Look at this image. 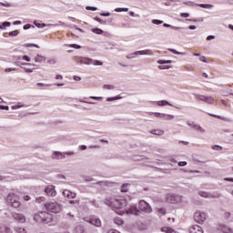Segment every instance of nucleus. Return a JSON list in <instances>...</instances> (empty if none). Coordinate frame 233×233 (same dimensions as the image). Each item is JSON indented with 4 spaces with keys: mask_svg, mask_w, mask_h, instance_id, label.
I'll return each instance as SVG.
<instances>
[{
    "mask_svg": "<svg viewBox=\"0 0 233 233\" xmlns=\"http://www.w3.org/2000/svg\"><path fill=\"white\" fill-rule=\"evenodd\" d=\"M152 23L153 25H163V20L153 19Z\"/></svg>",
    "mask_w": 233,
    "mask_h": 233,
    "instance_id": "nucleus-45",
    "label": "nucleus"
},
{
    "mask_svg": "<svg viewBox=\"0 0 233 233\" xmlns=\"http://www.w3.org/2000/svg\"><path fill=\"white\" fill-rule=\"evenodd\" d=\"M35 25L37 26V28H45V26H46V24H40V23L35 22Z\"/></svg>",
    "mask_w": 233,
    "mask_h": 233,
    "instance_id": "nucleus-48",
    "label": "nucleus"
},
{
    "mask_svg": "<svg viewBox=\"0 0 233 233\" xmlns=\"http://www.w3.org/2000/svg\"><path fill=\"white\" fill-rule=\"evenodd\" d=\"M195 97L197 99H199V101H204L205 103H208V105H214V97L212 96H207L204 95H195Z\"/></svg>",
    "mask_w": 233,
    "mask_h": 233,
    "instance_id": "nucleus-10",
    "label": "nucleus"
},
{
    "mask_svg": "<svg viewBox=\"0 0 233 233\" xmlns=\"http://www.w3.org/2000/svg\"><path fill=\"white\" fill-rule=\"evenodd\" d=\"M76 62L79 63L80 65H94V66H103V62L85 56H76Z\"/></svg>",
    "mask_w": 233,
    "mask_h": 233,
    "instance_id": "nucleus-4",
    "label": "nucleus"
},
{
    "mask_svg": "<svg viewBox=\"0 0 233 233\" xmlns=\"http://www.w3.org/2000/svg\"><path fill=\"white\" fill-rule=\"evenodd\" d=\"M87 223H90V225H93L94 227H101V219L97 218L96 217H92L91 218L85 219Z\"/></svg>",
    "mask_w": 233,
    "mask_h": 233,
    "instance_id": "nucleus-15",
    "label": "nucleus"
},
{
    "mask_svg": "<svg viewBox=\"0 0 233 233\" xmlns=\"http://www.w3.org/2000/svg\"><path fill=\"white\" fill-rule=\"evenodd\" d=\"M188 127H191V128H195V130H198V132H200V134H205V128H203L199 124L196 123H187Z\"/></svg>",
    "mask_w": 233,
    "mask_h": 233,
    "instance_id": "nucleus-16",
    "label": "nucleus"
},
{
    "mask_svg": "<svg viewBox=\"0 0 233 233\" xmlns=\"http://www.w3.org/2000/svg\"><path fill=\"white\" fill-rule=\"evenodd\" d=\"M12 218L13 219H15V221H17L18 223H25L26 221V218L21 213L14 212L12 213Z\"/></svg>",
    "mask_w": 233,
    "mask_h": 233,
    "instance_id": "nucleus-14",
    "label": "nucleus"
},
{
    "mask_svg": "<svg viewBox=\"0 0 233 233\" xmlns=\"http://www.w3.org/2000/svg\"><path fill=\"white\" fill-rule=\"evenodd\" d=\"M15 66H20V68H25V66H35L34 64L21 62H15Z\"/></svg>",
    "mask_w": 233,
    "mask_h": 233,
    "instance_id": "nucleus-20",
    "label": "nucleus"
},
{
    "mask_svg": "<svg viewBox=\"0 0 233 233\" xmlns=\"http://www.w3.org/2000/svg\"><path fill=\"white\" fill-rule=\"evenodd\" d=\"M194 219L197 223H205L206 219H207V214L201 212V211H197L194 214Z\"/></svg>",
    "mask_w": 233,
    "mask_h": 233,
    "instance_id": "nucleus-9",
    "label": "nucleus"
},
{
    "mask_svg": "<svg viewBox=\"0 0 233 233\" xmlns=\"http://www.w3.org/2000/svg\"><path fill=\"white\" fill-rule=\"evenodd\" d=\"M178 167H187V161L178 162Z\"/></svg>",
    "mask_w": 233,
    "mask_h": 233,
    "instance_id": "nucleus-59",
    "label": "nucleus"
},
{
    "mask_svg": "<svg viewBox=\"0 0 233 233\" xmlns=\"http://www.w3.org/2000/svg\"><path fill=\"white\" fill-rule=\"evenodd\" d=\"M180 17H184V18L190 17V15L188 13H182L180 15Z\"/></svg>",
    "mask_w": 233,
    "mask_h": 233,
    "instance_id": "nucleus-60",
    "label": "nucleus"
},
{
    "mask_svg": "<svg viewBox=\"0 0 233 233\" xmlns=\"http://www.w3.org/2000/svg\"><path fill=\"white\" fill-rule=\"evenodd\" d=\"M117 99H121V96L107 97L106 101H117Z\"/></svg>",
    "mask_w": 233,
    "mask_h": 233,
    "instance_id": "nucleus-47",
    "label": "nucleus"
},
{
    "mask_svg": "<svg viewBox=\"0 0 233 233\" xmlns=\"http://www.w3.org/2000/svg\"><path fill=\"white\" fill-rule=\"evenodd\" d=\"M62 194H63L64 198H67V199H74V198H76V193H74L68 189H65Z\"/></svg>",
    "mask_w": 233,
    "mask_h": 233,
    "instance_id": "nucleus-17",
    "label": "nucleus"
},
{
    "mask_svg": "<svg viewBox=\"0 0 233 233\" xmlns=\"http://www.w3.org/2000/svg\"><path fill=\"white\" fill-rule=\"evenodd\" d=\"M169 52H172V54H175L176 56H187L186 53H181L179 51H177L176 49H168Z\"/></svg>",
    "mask_w": 233,
    "mask_h": 233,
    "instance_id": "nucleus-32",
    "label": "nucleus"
},
{
    "mask_svg": "<svg viewBox=\"0 0 233 233\" xmlns=\"http://www.w3.org/2000/svg\"><path fill=\"white\" fill-rule=\"evenodd\" d=\"M34 219L36 223H45L46 225L52 221V215H50L48 212L41 211L35 214Z\"/></svg>",
    "mask_w": 233,
    "mask_h": 233,
    "instance_id": "nucleus-2",
    "label": "nucleus"
},
{
    "mask_svg": "<svg viewBox=\"0 0 233 233\" xmlns=\"http://www.w3.org/2000/svg\"><path fill=\"white\" fill-rule=\"evenodd\" d=\"M152 114H154V116H157L158 119H164V117H165V114L164 113H154V112H151V113H149V116H152Z\"/></svg>",
    "mask_w": 233,
    "mask_h": 233,
    "instance_id": "nucleus-29",
    "label": "nucleus"
},
{
    "mask_svg": "<svg viewBox=\"0 0 233 233\" xmlns=\"http://www.w3.org/2000/svg\"><path fill=\"white\" fill-rule=\"evenodd\" d=\"M115 12H128V8L117 7Z\"/></svg>",
    "mask_w": 233,
    "mask_h": 233,
    "instance_id": "nucleus-43",
    "label": "nucleus"
},
{
    "mask_svg": "<svg viewBox=\"0 0 233 233\" xmlns=\"http://www.w3.org/2000/svg\"><path fill=\"white\" fill-rule=\"evenodd\" d=\"M199 61H201L202 63H207V57L202 56L199 57Z\"/></svg>",
    "mask_w": 233,
    "mask_h": 233,
    "instance_id": "nucleus-64",
    "label": "nucleus"
},
{
    "mask_svg": "<svg viewBox=\"0 0 233 233\" xmlns=\"http://www.w3.org/2000/svg\"><path fill=\"white\" fill-rule=\"evenodd\" d=\"M12 24L10 22L0 23V30H5L6 26H10Z\"/></svg>",
    "mask_w": 233,
    "mask_h": 233,
    "instance_id": "nucleus-31",
    "label": "nucleus"
},
{
    "mask_svg": "<svg viewBox=\"0 0 233 233\" xmlns=\"http://www.w3.org/2000/svg\"><path fill=\"white\" fill-rule=\"evenodd\" d=\"M36 86H40L42 88V90H45V88H46V86H52V84L37 83Z\"/></svg>",
    "mask_w": 233,
    "mask_h": 233,
    "instance_id": "nucleus-36",
    "label": "nucleus"
},
{
    "mask_svg": "<svg viewBox=\"0 0 233 233\" xmlns=\"http://www.w3.org/2000/svg\"><path fill=\"white\" fill-rule=\"evenodd\" d=\"M15 230L16 233H26V229H25V228H15Z\"/></svg>",
    "mask_w": 233,
    "mask_h": 233,
    "instance_id": "nucleus-39",
    "label": "nucleus"
},
{
    "mask_svg": "<svg viewBox=\"0 0 233 233\" xmlns=\"http://www.w3.org/2000/svg\"><path fill=\"white\" fill-rule=\"evenodd\" d=\"M212 149L219 151V150H223V147L215 145V146L212 147Z\"/></svg>",
    "mask_w": 233,
    "mask_h": 233,
    "instance_id": "nucleus-50",
    "label": "nucleus"
},
{
    "mask_svg": "<svg viewBox=\"0 0 233 233\" xmlns=\"http://www.w3.org/2000/svg\"><path fill=\"white\" fill-rule=\"evenodd\" d=\"M158 68H159V70H168V69L172 68V66L161 65V66H158Z\"/></svg>",
    "mask_w": 233,
    "mask_h": 233,
    "instance_id": "nucleus-42",
    "label": "nucleus"
},
{
    "mask_svg": "<svg viewBox=\"0 0 233 233\" xmlns=\"http://www.w3.org/2000/svg\"><path fill=\"white\" fill-rule=\"evenodd\" d=\"M22 59H24V61H27V63H30V57H28V56H22Z\"/></svg>",
    "mask_w": 233,
    "mask_h": 233,
    "instance_id": "nucleus-63",
    "label": "nucleus"
},
{
    "mask_svg": "<svg viewBox=\"0 0 233 233\" xmlns=\"http://www.w3.org/2000/svg\"><path fill=\"white\" fill-rule=\"evenodd\" d=\"M26 48H32V47H35V48H39V46L35 45V44H26L25 45Z\"/></svg>",
    "mask_w": 233,
    "mask_h": 233,
    "instance_id": "nucleus-52",
    "label": "nucleus"
},
{
    "mask_svg": "<svg viewBox=\"0 0 233 233\" xmlns=\"http://www.w3.org/2000/svg\"><path fill=\"white\" fill-rule=\"evenodd\" d=\"M35 63H43L44 61H46V57L41 56V55H36V56L34 58Z\"/></svg>",
    "mask_w": 233,
    "mask_h": 233,
    "instance_id": "nucleus-23",
    "label": "nucleus"
},
{
    "mask_svg": "<svg viewBox=\"0 0 233 233\" xmlns=\"http://www.w3.org/2000/svg\"><path fill=\"white\" fill-rule=\"evenodd\" d=\"M96 185H99L100 187H110V185H112V182L107 180H103V181L96 182Z\"/></svg>",
    "mask_w": 233,
    "mask_h": 233,
    "instance_id": "nucleus-25",
    "label": "nucleus"
},
{
    "mask_svg": "<svg viewBox=\"0 0 233 233\" xmlns=\"http://www.w3.org/2000/svg\"><path fill=\"white\" fill-rule=\"evenodd\" d=\"M218 230H220L223 233H233V229L228 228V226L225 224H220L218 226Z\"/></svg>",
    "mask_w": 233,
    "mask_h": 233,
    "instance_id": "nucleus-18",
    "label": "nucleus"
},
{
    "mask_svg": "<svg viewBox=\"0 0 233 233\" xmlns=\"http://www.w3.org/2000/svg\"><path fill=\"white\" fill-rule=\"evenodd\" d=\"M74 152L73 151H69V152H66L64 153V155L61 152H55L52 155V158L53 159H65V156H74Z\"/></svg>",
    "mask_w": 233,
    "mask_h": 233,
    "instance_id": "nucleus-11",
    "label": "nucleus"
},
{
    "mask_svg": "<svg viewBox=\"0 0 233 233\" xmlns=\"http://www.w3.org/2000/svg\"><path fill=\"white\" fill-rule=\"evenodd\" d=\"M105 204L111 208H125L127 207V198L125 197H107Z\"/></svg>",
    "mask_w": 233,
    "mask_h": 233,
    "instance_id": "nucleus-1",
    "label": "nucleus"
},
{
    "mask_svg": "<svg viewBox=\"0 0 233 233\" xmlns=\"http://www.w3.org/2000/svg\"><path fill=\"white\" fill-rule=\"evenodd\" d=\"M28 107V106L21 103V102H18L16 105L11 106L12 110H17L19 108H26Z\"/></svg>",
    "mask_w": 233,
    "mask_h": 233,
    "instance_id": "nucleus-21",
    "label": "nucleus"
},
{
    "mask_svg": "<svg viewBox=\"0 0 233 233\" xmlns=\"http://www.w3.org/2000/svg\"><path fill=\"white\" fill-rule=\"evenodd\" d=\"M154 52L150 49H146L142 51H136L134 53H131L129 55H127V59H134V56H153Z\"/></svg>",
    "mask_w": 233,
    "mask_h": 233,
    "instance_id": "nucleus-7",
    "label": "nucleus"
},
{
    "mask_svg": "<svg viewBox=\"0 0 233 233\" xmlns=\"http://www.w3.org/2000/svg\"><path fill=\"white\" fill-rule=\"evenodd\" d=\"M22 68H23V70H25V72L26 74H32V72H34L33 69L28 68V67H22Z\"/></svg>",
    "mask_w": 233,
    "mask_h": 233,
    "instance_id": "nucleus-53",
    "label": "nucleus"
},
{
    "mask_svg": "<svg viewBox=\"0 0 233 233\" xmlns=\"http://www.w3.org/2000/svg\"><path fill=\"white\" fill-rule=\"evenodd\" d=\"M7 203L14 208H19L21 207V201H19V196L15 193H9L6 198Z\"/></svg>",
    "mask_w": 233,
    "mask_h": 233,
    "instance_id": "nucleus-5",
    "label": "nucleus"
},
{
    "mask_svg": "<svg viewBox=\"0 0 233 233\" xmlns=\"http://www.w3.org/2000/svg\"><path fill=\"white\" fill-rule=\"evenodd\" d=\"M151 133L154 136H163V134H165V132L163 130H161V129L152 130Z\"/></svg>",
    "mask_w": 233,
    "mask_h": 233,
    "instance_id": "nucleus-28",
    "label": "nucleus"
},
{
    "mask_svg": "<svg viewBox=\"0 0 233 233\" xmlns=\"http://www.w3.org/2000/svg\"><path fill=\"white\" fill-rule=\"evenodd\" d=\"M19 35V31L18 30H15V31L9 32V36L10 37L15 36V35Z\"/></svg>",
    "mask_w": 233,
    "mask_h": 233,
    "instance_id": "nucleus-46",
    "label": "nucleus"
},
{
    "mask_svg": "<svg viewBox=\"0 0 233 233\" xmlns=\"http://www.w3.org/2000/svg\"><path fill=\"white\" fill-rule=\"evenodd\" d=\"M94 19L95 21H97V23H100V25H105V21H103L101 18L96 16Z\"/></svg>",
    "mask_w": 233,
    "mask_h": 233,
    "instance_id": "nucleus-56",
    "label": "nucleus"
},
{
    "mask_svg": "<svg viewBox=\"0 0 233 233\" xmlns=\"http://www.w3.org/2000/svg\"><path fill=\"white\" fill-rule=\"evenodd\" d=\"M59 25L65 26V23L60 21L59 24H46V26H48V27H50V26H59Z\"/></svg>",
    "mask_w": 233,
    "mask_h": 233,
    "instance_id": "nucleus-37",
    "label": "nucleus"
},
{
    "mask_svg": "<svg viewBox=\"0 0 233 233\" xmlns=\"http://www.w3.org/2000/svg\"><path fill=\"white\" fill-rule=\"evenodd\" d=\"M94 34H97L98 35H101V34H103L102 29L99 28H94L91 30Z\"/></svg>",
    "mask_w": 233,
    "mask_h": 233,
    "instance_id": "nucleus-40",
    "label": "nucleus"
},
{
    "mask_svg": "<svg viewBox=\"0 0 233 233\" xmlns=\"http://www.w3.org/2000/svg\"><path fill=\"white\" fill-rule=\"evenodd\" d=\"M29 28H32V25L26 24L24 25V30H29Z\"/></svg>",
    "mask_w": 233,
    "mask_h": 233,
    "instance_id": "nucleus-61",
    "label": "nucleus"
},
{
    "mask_svg": "<svg viewBox=\"0 0 233 233\" xmlns=\"http://www.w3.org/2000/svg\"><path fill=\"white\" fill-rule=\"evenodd\" d=\"M167 203H171L173 205H177V203H181L183 201V197L181 195H167Z\"/></svg>",
    "mask_w": 233,
    "mask_h": 233,
    "instance_id": "nucleus-8",
    "label": "nucleus"
},
{
    "mask_svg": "<svg viewBox=\"0 0 233 233\" xmlns=\"http://www.w3.org/2000/svg\"><path fill=\"white\" fill-rule=\"evenodd\" d=\"M158 65H170L172 64V60H157Z\"/></svg>",
    "mask_w": 233,
    "mask_h": 233,
    "instance_id": "nucleus-33",
    "label": "nucleus"
},
{
    "mask_svg": "<svg viewBox=\"0 0 233 233\" xmlns=\"http://www.w3.org/2000/svg\"><path fill=\"white\" fill-rule=\"evenodd\" d=\"M175 116L174 115H168V114H164V119L166 121H172V119H175Z\"/></svg>",
    "mask_w": 233,
    "mask_h": 233,
    "instance_id": "nucleus-30",
    "label": "nucleus"
},
{
    "mask_svg": "<svg viewBox=\"0 0 233 233\" xmlns=\"http://www.w3.org/2000/svg\"><path fill=\"white\" fill-rule=\"evenodd\" d=\"M86 10H92L93 12H96V10H97V7L87 5L86 7Z\"/></svg>",
    "mask_w": 233,
    "mask_h": 233,
    "instance_id": "nucleus-55",
    "label": "nucleus"
},
{
    "mask_svg": "<svg viewBox=\"0 0 233 233\" xmlns=\"http://www.w3.org/2000/svg\"><path fill=\"white\" fill-rule=\"evenodd\" d=\"M190 233H203V228L198 225H195L189 228Z\"/></svg>",
    "mask_w": 233,
    "mask_h": 233,
    "instance_id": "nucleus-19",
    "label": "nucleus"
},
{
    "mask_svg": "<svg viewBox=\"0 0 233 233\" xmlns=\"http://www.w3.org/2000/svg\"><path fill=\"white\" fill-rule=\"evenodd\" d=\"M45 208L47 212H52V214H59L63 210V205L56 201H51L45 204Z\"/></svg>",
    "mask_w": 233,
    "mask_h": 233,
    "instance_id": "nucleus-3",
    "label": "nucleus"
},
{
    "mask_svg": "<svg viewBox=\"0 0 233 233\" xmlns=\"http://www.w3.org/2000/svg\"><path fill=\"white\" fill-rule=\"evenodd\" d=\"M90 99H94L95 101H101L103 97L101 96H90Z\"/></svg>",
    "mask_w": 233,
    "mask_h": 233,
    "instance_id": "nucleus-57",
    "label": "nucleus"
},
{
    "mask_svg": "<svg viewBox=\"0 0 233 233\" xmlns=\"http://www.w3.org/2000/svg\"><path fill=\"white\" fill-rule=\"evenodd\" d=\"M162 232H166V233H176V230H174V228H168V227H164L161 228Z\"/></svg>",
    "mask_w": 233,
    "mask_h": 233,
    "instance_id": "nucleus-27",
    "label": "nucleus"
},
{
    "mask_svg": "<svg viewBox=\"0 0 233 233\" xmlns=\"http://www.w3.org/2000/svg\"><path fill=\"white\" fill-rule=\"evenodd\" d=\"M209 116H211V117H217V119H221V121H228V118H225L221 116H218V115H214V114H209Z\"/></svg>",
    "mask_w": 233,
    "mask_h": 233,
    "instance_id": "nucleus-38",
    "label": "nucleus"
},
{
    "mask_svg": "<svg viewBox=\"0 0 233 233\" xmlns=\"http://www.w3.org/2000/svg\"><path fill=\"white\" fill-rule=\"evenodd\" d=\"M45 192H46V196H49L50 198H56V196H57L56 187L52 185L46 187Z\"/></svg>",
    "mask_w": 233,
    "mask_h": 233,
    "instance_id": "nucleus-12",
    "label": "nucleus"
},
{
    "mask_svg": "<svg viewBox=\"0 0 233 233\" xmlns=\"http://www.w3.org/2000/svg\"><path fill=\"white\" fill-rule=\"evenodd\" d=\"M128 187H130V184H124L121 187V192L127 193L128 192Z\"/></svg>",
    "mask_w": 233,
    "mask_h": 233,
    "instance_id": "nucleus-34",
    "label": "nucleus"
},
{
    "mask_svg": "<svg viewBox=\"0 0 233 233\" xmlns=\"http://www.w3.org/2000/svg\"><path fill=\"white\" fill-rule=\"evenodd\" d=\"M197 6H200V8H212V5L209 4H197Z\"/></svg>",
    "mask_w": 233,
    "mask_h": 233,
    "instance_id": "nucleus-35",
    "label": "nucleus"
},
{
    "mask_svg": "<svg viewBox=\"0 0 233 233\" xmlns=\"http://www.w3.org/2000/svg\"><path fill=\"white\" fill-rule=\"evenodd\" d=\"M0 110H10V107L8 106H1L0 105Z\"/></svg>",
    "mask_w": 233,
    "mask_h": 233,
    "instance_id": "nucleus-58",
    "label": "nucleus"
},
{
    "mask_svg": "<svg viewBox=\"0 0 233 233\" xmlns=\"http://www.w3.org/2000/svg\"><path fill=\"white\" fill-rule=\"evenodd\" d=\"M104 88H105L106 90H113L114 86H112V85H105V86H104Z\"/></svg>",
    "mask_w": 233,
    "mask_h": 233,
    "instance_id": "nucleus-54",
    "label": "nucleus"
},
{
    "mask_svg": "<svg viewBox=\"0 0 233 233\" xmlns=\"http://www.w3.org/2000/svg\"><path fill=\"white\" fill-rule=\"evenodd\" d=\"M138 208L141 212H145V214H152V207H150V204L147 203L145 200L139 201Z\"/></svg>",
    "mask_w": 233,
    "mask_h": 233,
    "instance_id": "nucleus-6",
    "label": "nucleus"
},
{
    "mask_svg": "<svg viewBox=\"0 0 233 233\" xmlns=\"http://www.w3.org/2000/svg\"><path fill=\"white\" fill-rule=\"evenodd\" d=\"M198 196H201V198H209L208 193L205 191L198 192Z\"/></svg>",
    "mask_w": 233,
    "mask_h": 233,
    "instance_id": "nucleus-41",
    "label": "nucleus"
},
{
    "mask_svg": "<svg viewBox=\"0 0 233 233\" xmlns=\"http://www.w3.org/2000/svg\"><path fill=\"white\" fill-rule=\"evenodd\" d=\"M69 46L71 48H76V50H79V48H81V46H79L77 44H71V45H69Z\"/></svg>",
    "mask_w": 233,
    "mask_h": 233,
    "instance_id": "nucleus-51",
    "label": "nucleus"
},
{
    "mask_svg": "<svg viewBox=\"0 0 233 233\" xmlns=\"http://www.w3.org/2000/svg\"><path fill=\"white\" fill-rule=\"evenodd\" d=\"M74 233H86V231H85V227L78 225L75 228Z\"/></svg>",
    "mask_w": 233,
    "mask_h": 233,
    "instance_id": "nucleus-24",
    "label": "nucleus"
},
{
    "mask_svg": "<svg viewBox=\"0 0 233 233\" xmlns=\"http://www.w3.org/2000/svg\"><path fill=\"white\" fill-rule=\"evenodd\" d=\"M158 214H160V216H165V214H167V209L165 208H158Z\"/></svg>",
    "mask_w": 233,
    "mask_h": 233,
    "instance_id": "nucleus-49",
    "label": "nucleus"
},
{
    "mask_svg": "<svg viewBox=\"0 0 233 233\" xmlns=\"http://www.w3.org/2000/svg\"><path fill=\"white\" fill-rule=\"evenodd\" d=\"M94 179L92 178V177H85V181L86 182V183H88V182H90V181H93Z\"/></svg>",
    "mask_w": 233,
    "mask_h": 233,
    "instance_id": "nucleus-62",
    "label": "nucleus"
},
{
    "mask_svg": "<svg viewBox=\"0 0 233 233\" xmlns=\"http://www.w3.org/2000/svg\"><path fill=\"white\" fill-rule=\"evenodd\" d=\"M0 233H12V231L10 230V228H8L5 225H1L0 226Z\"/></svg>",
    "mask_w": 233,
    "mask_h": 233,
    "instance_id": "nucleus-26",
    "label": "nucleus"
},
{
    "mask_svg": "<svg viewBox=\"0 0 233 233\" xmlns=\"http://www.w3.org/2000/svg\"><path fill=\"white\" fill-rule=\"evenodd\" d=\"M154 103H156L158 106H167V105H168L169 106H173V105L167 100H160Z\"/></svg>",
    "mask_w": 233,
    "mask_h": 233,
    "instance_id": "nucleus-22",
    "label": "nucleus"
},
{
    "mask_svg": "<svg viewBox=\"0 0 233 233\" xmlns=\"http://www.w3.org/2000/svg\"><path fill=\"white\" fill-rule=\"evenodd\" d=\"M125 212H127V214H133L134 216H137L139 214V209H137V207L136 206H131L129 209H124L118 214L123 215Z\"/></svg>",
    "mask_w": 233,
    "mask_h": 233,
    "instance_id": "nucleus-13",
    "label": "nucleus"
},
{
    "mask_svg": "<svg viewBox=\"0 0 233 233\" xmlns=\"http://www.w3.org/2000/svg\"><path fill=\"white\" fill-rule=\"evenodd\" d=\"M114 223L118 226L123 225V220L121 218H115Z\"/></svg>",
    "mask_w": 233,
    "mask_h": 233,
    "instance_id": "nucleus-44",
    "label": "nucleus"
}]
</instances>
